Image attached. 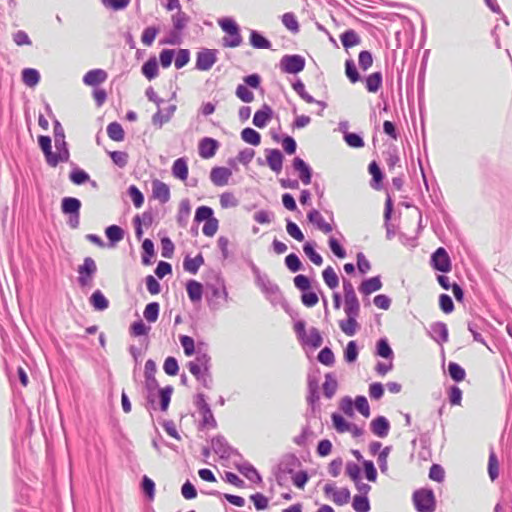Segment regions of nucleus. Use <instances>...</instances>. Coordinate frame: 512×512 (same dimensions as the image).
<instances>
[{
	"instance_id": "f257e3e1",
	"label": "nucleus",
	"mask_w": 512,
	"mask_h": 512,
	"mask_svg": "<svg viewBox=\"0 0 512 512\" xmlns=\"http://www.w3.org/2000/svg\"><path fill=\"white\" fill-rule=\"evenodd\" d=\"M156 363L152 359H148L145 363L144 377H145V390L146 400L148 409H156V392L159 398L160 410L167 411L171 396L173 393V387L168 385L164 388H159V383L155 378Z\"/></svg>"
},
{
	"instance_id": "f03ea898",
	"label": "nucleus",
	"mask_w": 512,
	"mask_h": 512,
	"mask_svg": "<svg viewBox=\"0 0 512 512\" xmlns=\"http://www.w3.org/2000/svg\"><path fill=\"white\" fill-rule=\"evenodd\" d=\"M413 502L417 512H434L436 499L433 490L419 489L413 493Z\"/></svg>"
},
{
	"instance_id": "7ed1b4c3",
	"label": "nucleus",
	"mask_w": 512,
	"mask_h": 512,
	"mask_svg": "<svg viewBox=\"0 0 512 512\" xmlns=\"http://www.w3.org/2000/svg\"><path fill=\"white\" fill-rule=\"evenodd\" d=\"M210 295L207 297L208 306L211 310L216 311L222 307L219 299L228 302L229 295L223 280H218L216 284L208 286Z\"/></svg>"
},
{
	"instance_id": "20e7f679",
	"label": "nucleus",
	"mask_w": 512,
	"mask_h": 512,
	"mask_svg": "<svg viewBox=\"0 0 512 512\" xmlns=\"http://www.w3.org/2000/svg\"><path fill=\"white\" fill-rule=\"evenodd\" d=\"M194 404L202 416L201 426L216 428L217 422L209 404L206 402L205 395L203 393H197L194 399Z\"/></svg>"
},
{
	"instance_id": "39448f33",
	"label": "nucleus",
	"mask_w": 512,
	"mask_h": 512,
	"mask_svg": "<svg viewBox=\"0 0 512 512\" xmlns=\"http://www.w3.org/2000/svg\"><path fill=\"white\" fill-rule=\"evenodd\" d=\"M77 282L80 287L84 288L91 284L96 272L97 266L93 258L85 257L83 263L79 265Z\"/></svg>"
},
{
	"instance_id": "423d86ee",
	"label": "nucleus",
	"mask_w": 512,
	"mask_h": 512,
	"mask_svg": "<svg viewBox=\"0 0 512 512\" xmlns=\"http://www.w3.org/2000/svg\"><path fill=\"white\" fill-rule=\"evenodd\" d=\"M301 466L299 458L293 453H287L282 456L279 464V473L276 475L278 484H282V480L286 474H293L295 469Z\"/></svg>"
},
{
	"instance_id": "0eeeda50",
	"label": "nucleus",
	"mask_w": 512,
	"mask_h": 512,
	"mask_svg": "<svg viewBox=\"0 0 512 512\" xmlns=\"http://www.w3.org/2000/svg\"><path fill=\"white\" fill-rule=\"evenodd\" d=\"M203 343H199L197 347L196 357L187 363V368L191 374H197L198 371L211 369L210 355L201 349Z\"/></svg>"
},
{
	"instance_id": "6e6552de",
	"label": "nucleus",
	"mask_w": 512,
	"mask_h": 512,
	"mask_svg": "<svg viewBox=\"0 0 512 512\" xmlns=\"http://www.w3.org/2000/svg\"><path fill=\"white\" fill-rule=\"evenodd\" d=\"M280 68L284 73L298 74L305 68V59L301 55H284L280 60Z\"/></svg>"
},
{
	"instance_id": "1a4fd4ad",
	"label": "nucleus",
	"mask_w": 512,
	"mask_h": 512,
	"mask_svg": "<svg viewBox=\"0 0 512 512\" xmlns=\"http://www.w3.org/2000/svg\"><path fill=\"white\" fill-rule=\"evenodd\" d=\"M256 284L260 287L267 299L275 305L282 298L280 288L271 282L267 275H263L256 280Z\"/></svg>"
},
{
	"instance_id": "9d476101",
	"label": "nucleus",
	"mask_w": 512,
	"mask_h": 512,
	"mask_svg": "<svg viewBox=\"0 0 512 512\" xmlns=\"http://www.w3.org/2000/svg\"><path fill=\"white\" fill-rule=\"evenodd\" d=\"M431 265L439 272L448 273L452 269L451 259L445 248L439 247L431 255Z\"/></svg>"
},
{
	"instance_id": "9b49d317",
	"label": "nucleus",
	"mask_w": 512,
	"mask_h": 512,
	"mask_svg": "<svg viewBox=\"0 0 512 512\" xmlns=\"http://www.w3.org/2000/svg\"><path fill=\"white\" fill-rule=\"evenodd\" d=\"M213 451L220 456L222 459H228L231 456L235 455L238 457H242L237 449L231 447L224 436L217 435L211 440Z\"/></svg>"
},
{
	"instance_id": "f8f14e48",
	"label": "nucleus",
	"mask_w": 512,
	"mask_h": 512,
	"mask_svg": "<svg viewBox=\"0 0 512 512\" xmlns=\"http://www.w3.org/2000/svg\"><path fill=\"white\" fill-rule=\"evenodd\" d=\"M323 491L324 494L327 497H331L333 502L338 506L346 505L351 499V493L348 488L337 489L332 483L325 484Z\"/></svg>"
},
{
	"instance_id": "ddd939ff",
	"label": "nucleus",
	"mask_w": 512,
	"mask_h": 512,
	"mask_svg": "<svg viewBox=\"0 0 512 512\" xmlns=\"http://www.w3.org/2000/svg\"><path fill=\"white\" fill-rule=\"evenodd\" d=\"M217 61V50L203 48L197 52L196 69L200 71H208Z\"/></svg>"
},
{
	"instance_id": "4468645a",
	"label": "nucleus",
	"mask_w": 512,
	"mask_h": 512,
	"mask_svg": "<svg viewBox=\"0 0 512 512\" xmlns=\"http://www.w3.org/2000/svg\"><path fill=\"white\" fill-rule=\"evenodd\" d=\"M347 316L345 320L339 322L340 329L347 336H354L358 328L357 318L360 313V309H344Z\"/></svg>"
},
{
	"instance_id": "2eb2a0df",
	"label": "nucleus",
	"mask_w": 512,
	"mask_h": 512,
	"mask_svg": "<svg viewBox=\"0 0 512 512\" xmlns=\"http://www.w3.org/2000/svg\"><path fill=\"white\" fill-rule=\"evenodd\" d=\"M344 309H360V302L350 280L343 278Z\"/></svg>"
},
{
	"instance_id": "dca6fc26",
	"label": "nucleus",
	"mask_w": 512,
	"mask_h": 512,
	"mask_svg": "<svg viewBox=\"0 0 512 512\" xmlns=\"http://www.w3.org/2000/svg\"><path fill=\"white\" fill-rule=\"evenodd\" d=\"M293 169L298 172L299 178L303 184L308 185L312 179L311 167L300 157H295L292 162Z\"/></svg>"
},
{
	"instance_id": "f3484780",
	"label": "nucleus",
	"mask_w": 512,
	"mask_h": 512,
	"mask_svg": "<svg viewBox=\"0 0 512 512\" xmlns=\"http://www.w3.org/2000/svg\"><path fill=\"white\" fill-rule=\"evenodd\" d=\"M273 117L272 108L264 104L261 109L257 110L253 116V125L257 128H264L270 122Z\"/></svg>"
},
{
	"instance_id": "a211bd4d",
	"label": "nucleus",
	"mask_w": 512,
	"mask_h": 512,
	"mask_svg": "<svg viewBox=\"0 0 512 512\" xmlns=\"http://www.w3.org/2000/svg\"><path fill=\"white\" fill-rule=\"evenodd\" d=\"M370 428L374 435L385 438L390 430V422L385 416H377L371 421Z\"/></svg>"
},
{
	"instance_id": "6ab92c4d",
	"label": "nucleus",
	"mask_w": 512,
	"mask_h": 512,
	"mask_svg": "<svg viewBox=\"0 0 512 512\" xmlns=\"http://www.w3.org/2000/svg\"><path fill=\"white\" fill-rule=\"evenodd\" d=\"M219 147V142L213 138L205 137L199 143V155L204 159L213 157Z\"/></svg>"
},
{
	"instance_id": "aec40b11",
	"label": "nucleus",
	"mask_w": 512,
	"mask_h": 512,
	"mask_svg": "<svg viewBox=\"0 0 512 512\" xmlns=\"http://www.w3.org/2000/svg\"><path fill=\"white\" fill-rule=\"evenodd\" d=\"M266 161L270 169L276 173L282 170L283 154L279 149H266Z\"/></svg>"
},
{
	"instance_id": "412c9836",
	"label": "nucleus",
	"mask_w": 512,
	"mask_h": 512,
	"mask_svg": "<svg viewBox=\"0 0 512 512\" xmlns=\"http://www.w3.org/2000/svg\"><path fill=\"white\" fill-rule=\"evenodd\" d=\"M234 466L249 481H251L253 483L262 482L261 475L256 470V468L253 465H251L249 462L234 463Z\"/></svg>"
},
{
	"instance_id": "4be33fe9",
	"label": "nucleus",
	"mask_w": 512,
	"mask_h": 512,
	"mask_svg": "<svg viewBox=\"0 0 512 512\" xmlns=\"http://www.w3.org/2000/svg\"><path fill=\"white\" fill-rule=\"evenodd\" d=\"M232 172L226 167H214L210 172V179L216 186H224L228 183Z\"/></svg>"
},
{
	"instance_id": "5701e85b",
	"label": "nucleus",
	"mask_w": 512,
	"mask_h": 512,
	"mask_svg": "<svg viewBox=\"0 0 512 512\" xmlns=\"http://www.w3.org/2000/svg\"><path fill=\"white\" fill-rule=\"evenodd\" d=\"M429 334L431 338L439 344L448 341V328L443 322H435L431 324Z\"/></svg>"
},
{
	"instance_id": "b1692460",
	"label": "nucleus",
	"mask_w": 512,
	"mask_h": 512,
	"mask_svg": "<svg viewBox=\"0 0 512 512\" xmlns=\"http://www.w3.org/2000/svg\"><path fill=\"white\" fill-rule=\"evenodd\" d=\"M152 194L153 197L158 199L162 204L170 200V188L166 183L160 180H154L152 182Z\"/></svg>"
},
{
	"instance_id": "393cba45",
	"label": "nucleus",
	"mask_w": 512,
	"mask_h": 512,
	"mask_svg": "<svg viewBox=\"0 0 512 512\" xmlns=\"http://www.w3.org/2000/svg\"><path fill=\"white\" fill-rule=\"evenodd\" d=\"M307 218L309 222L314 224L319 230H321L323 233H330L333 230V227L331 224L327 223L321 213L316 210L312 209L308 212Z\"/></svg>"
},
{
	"instance_id": "a878e982",
	"label": "nucleus",
	"mask_w": 512,
	"mask_h": 512,
	"mask_svg": "<svg viewBox=\"0 0 512 512\" xmlns=\"http://www.w3.org/2000/svg\"><path fill=\"white\" fill-rule=\"evenodd\" d=\"M57 152H53L49 160L47 161V164L50 167H57L59 163H65L68 162L70 159V151L68 144L56 147Z\"/></svg>"
},
{
	"instance_id": "bb28decb",
	"label": "nucleus",
	"mask_w": 512,
	"mask_h": 512,
	"mask_svg": "<svg viewBox=\"0 0 512 512\" xmlns=\"http://www.w3.org/2000/svg\"><path fill=\"white\" fill-rule=\"evenodd\" d=\"M107 79L106 71L102 69H93L88 71L84 77L83 82L88 86H97Z\"/></svg>"
},
{
	"instance_id": "cd10ccee",
	"label": "nucleus",
	"mask_w": 512,
	"mask_h": 512,
	"mask_svg": "<svg viewBox=\"0 0 512 512\" xmlns=\"http://www.w3.org/2000/svg\"><path fill=\"white\" fill-rule=\"evenodd\" d=\"M382 288L380 276H374L362 281L359 291L364 295H370Z\"/></svg>"
},
{
	"instance_id": "c85d7f7f",
	"label": "nucleus",
	"mask_w": 512,
	"mask_h": 512,
	"mask_svg": "<svg viewBox=\"0 0 512 512\" xmlns=\"http://www.w3.org/2000/svg\"><path fill=\"white\" fill-rule=\"evenodd\" d=\"M186 291L191 302H200L203 296V285L196 280H188Z\"/></svg>"
},
{
	"instance_id": "c756f323",
	"label": "nucleus",
	"mask_w": 512,
	"mask_h": 512,
	"mask_svg": "<svg viewBox=\"0 0 512 512\" xmlns=\"http://www.w3.org/2000/svg\"><path fill=\"white\" fill-rule=\"evenodd\" d=\"M81 201L75 197H64L61 201V211L65 215L80 213Z\"/></svg>"
},
{
	"instance_id": "7c9ffc66",
	"label": "nucleus",
	"mask_w": 512,
	"mask_h": 512,
	"mask_svg": "<svg viewBox=\"0 0 512 512\" xmlns=\"http://www.w3.org/2000/svg\"><path fill=\"white\" fill-rule=\"evenodd\" d=\"M176 110V105H170L165 113H162L160 109L152 116V124L158 128H161L165 123L169 122Z\"/></svg>"
},
{
	"instance_id": "2f4dec72",
	"label": "nucleus",
	"mask_w": 512,
	"mask_h": 512,
	"mask_svg": "<svg viewBox=\"0 0 512 512\" xmlns=\"http://www.w3.org/2000/svg\"><path fill=\"white\" fill-rule=\"evenodd\" d=\"M250 45L255 49H270L271 42L257 30H251L249 36Z\"/></svg>"
},
{
	"instance_id": "473e14b6",
	"label": "nucleus",
	"mask_w": 512,
	"mask_h": 512,
	"mask_svg": "<svg viewBox=\"0 0 512 512\" xmlns=\"http://www.w3.org/2000/svg\"><path fill=\"white\" fill-rule=\"evenodd\" d=\"M172 175L179 180H186L188 177L187 160L183 157L178 158L172 165Z\"/></svg>"
},
{
	"instance_id": "72a5a7b5",
	"label": "nucleus",
	"mask_w": 512,
	"mask_h": 512,
	"mask_svg": "<svg viewBox=\"0 0 512 512\" xmlns=\"http://www.w3.org/2000/svg\"><path fill=\"white\" fill-rule=\"evenodd\" d=\"M340 41L345 49H349L360 44L361 38L355 30L348 29L340 35Z\"/></svg>"
},
{
	"instance_id": "f704fd0d",
	"label": "nucleus",
	"mask_w": 512,
	"mask_h": 512,
	"mask_svg": "<svg viewBox=\"0 0 512 512\" xmlns=\"http://www.w3.org/2000/svg\"><path fill=\"white\" fill-rule=\"evenodd\" d=\"M89 302L92 307L97 311H104L109 307V301L100 290H95L90 298Z\"/></svg>"
},
{
	"instance_id": "c9c22d12",
	"label": "nucleus",
	"mask_w": 512,
	"mask_h": 512,
	"mask_svg": "<svg viewBox=\"0 0 512 512\" xmlns=\"http://www.w3.org/2000/svg\"><path fill=\"white\" fill-rule=\"evenodd\" d=\"M124 230L118 225H110L105 229V235L109 240L110 246H115L124 238Z\"/></svg>"
},
{
	"instance_id": "e433bc0d",
	"label": "nucleus",
	"mask_w": 512,
	"mask_h": 512,
	"mask_svg": "<svg viewBox=\"0 0 512 512\" xmlns=\"http://www.w3.org/2000/svg\"><path fill=\"white\" fill-rule=\"evenodd\" d=\"M203 264H204V258L201 253L197 254L193 258L186 256L183 261L184 269L191 274H196L198 272L200 266Z\"/></svg>"
},
{
	"instance_id": "4c0bfd02",
	"label": "nucleus",
	"mask_w": 512,
	"mask_h": 512,
	"mask_svg": "<svg viewBox=\"0 0 512 512\" xmlns=\"http://www.w3.org/2000/svg\"><path fill=\"white\" fill-rule=\"evenodd\" d=\"M155 256L154 243L151 239L146 238L142 242V264L151 265L152 259Z\"/></svg>"
},
{
	"instance_id": "58836bf2",
	"label": "nucleus",
	"mask_w": 512,
	"mask_h": 512,
	"mask_svg": "<svg viewBox=\"0 0 512 512\" xmlns=\"http://www.w3.org/2000/svg\"><path fill=\"white\" fill-rule=\"evenodd\" d=\"M383 76L381 72H374L366 77L365 84L368 92L376 93L382 86Z\"/></svg>"
},
{
	"instance_id": "ea45409f",
	"label": "nucleus",
	"mask_w": 512,
	"mask_h": 512,
	"mask_svg": "<svg viewBox=\"0 0 512 512\" xmlns=\"http://www.w3.org/2000/svg\"><path fill=\"white\" fill-rule=\"evenodd\" d=\"M368 171L372 176L371 187L378 190L384 177L382 170L376 161H372L368 166Z\"/></svg>"
},
{
	"instance_id": "a19ab883",
	"label": "nucleus",
	"mask_w": 512,
	"mask_h": 512,
	"mask_svg": "<svg viewBox=\"0 0 512 512\" xmlns=\"http://www.w3.org/2000/svg\"><path fill=\"white\" fill-rule=\"evenodd\" d=\"M142 74L152 80L158 76V62L155 57L149 58L141 67Z\"/></svg>"
},
{
	"instance_id": "79ce46f5",
	"label": "nucleus",
	"mask_w": 512,
	"mask_h": 512,
	"mask_svg": "<svg viewBox=\"0 0 512 512\" xmlns=\"http://www.w3.org/2000/svg\"><path fill=\"white\" fill-rule=\"evenodd\" d=\"M190 213H191V205H190L189 199L181 200L180 205H179L178 214H177V222H178L179 226H181V227L186 226V224L188 222V218L190 216Z\"/></svg>"
},
{
	"instance_id": "37998d69",
	"label": "nucleus",
	"mask_w": 512,
	"mask_h": 512,
	"mask_svg": "<svg viewBox=\"0 0 512 512\" xmlns=\"http://www.w3.org/2000/svg\"><path fill=\"white\" fill-rule=\"evenodd\" d=\"M376 355L384 359H393V350L386 338H380L376 343Z\"/></svg>"
},
{
	"instance_id": "c03bdc74",
	"label": "nucleus",
	"mask_w": 512,
	"mask_h": 512,
	"mask_svg": "<svg viewBox=\"0 0 512 512\" xmlns=\"http://www.w3.org/2000/svg\"><path fill=\"white\" fill-rule=\"evenodd\" d=\"M338 388L337 380L333 377L332 373L325 375V381L323 383V394L326 398L331 399Z\"/></svg>"
},
{
	"instance_id": "a18cd8bd",
	"label": "nucleus",
	"mask_w": 512,
	"mask_h": 512,
	"mask_svg": "<svg viewBox=\"0 0 512 512\" xmlns=\"http://www.w3.org/2000/svg\"><path fill=\"white\" fill-rule=\"evenodd\" d=\"M22 81L28 87H34L40 81V73L34 68H25L22 71Z\"/></svg>"
},
{
	"instance_id": "49530a36",
	"label": "nucleus",
	"mask_w": 512,
	"mask_h": 512,
	"mask_svg": "<svg viewBox=\"0 0 512 512\" xmlns=\"http://www.w3.org/2000/svg\"><path fill=\"white\" fill-rule=\"evenodd\" d=\"M177 9V13L172 15L173 29L182 32L189 23L190 17L185 12L181 11L180 8Z\"/></svg>"
},
{
	"instance_id": "de8ad7c7",
	"label": "nucleus",
	"mask_w": 512,
	"mask_h": 512,
	"mask_svg": "<svg viewBox=\"0 0 512 512\" xmlns=\"http://www.w3.org/2000/svg\"><path fill=\"white\" fill-rule=\"evenodd\" d=\"M241 138L244 142L258 146L261 143V135L255 129L246 127L241 131Z\"/></svg>"
},
{
	"instance_id": "09e8293b",
	"label": "nucleus",
	"mask_w": 512,
	"mask_h": 512,
	"mask_svg": "<svg viewBox=\"0 0 512 512\" xmlns=\"http://www.w3.org/2000/svg\"><path fill=\"white\" fill-rule=\"evenodd\" d=\"M69 179L75 185H83L90 181V176L85 170L75 167L71 170Z\"/></svg>"
},
{
	"instance_id": "8fccbe9b",
	"label": "nucleus",
	"mask_w": 512,
	"mask_h": 512,
	"mask_svg": "<svg viewBox=\"0 0 512 512\" xmlns=\"http://www.w3.org/2000/svg\"><path fill=\"white\" fill-rule=\"evenodd\" d=\"M345 74L349 81L353 84L361 80V75L353 59H347L345 61Z\"/></svg>"
},
{
	"instance_id": "3c124183",
	"label": "nucleus",
	"mask_w": 512,
	"mask_h": 512,
	"mask_svg": "<svg viewBox=\"0 0 512 512\" xmlns=\"http://www.w3.org/2000/svg\"><path fill=\"white\" fill-rule=\"evenodd\" d=\"M107 135L113 141H123L125 137L124 130L118 122H111L107 126Z\"/></svg>"
},
{
	"instance_id": "603ef678",
	"label": "nucleus",
	"mask_w": 512,
	"mask_h": 512,
	"mask_svg": "<svg viewBox=\"0 0 512 512\" xmlns=\"http://www.w3.org/2000/svg\"><path fill=\"white\" fill-rule=\"evenodd\" d=\"M53 133L55 148L68 144L65 140V131L58 119L53 120Z\"/></svg>"
},
{
	"instance_id": "864d4df0",
	"label": "nucleus",
	"mask_w": 512,
	"mask_h": 512,
	"mask_svg": "<svg viewBox=\"0 0 512 512\" xmlns=\"http://www.w3.org/2000/svg\"><path fill=\"white\" fill-rule=\"evenodd\" d=\"M352 507L356 512H369L371 506L368 496L355 495L352 500Z\"/></svg>"
},
{
	"instance_id": "5fc2aeb1",
	"label": "nucleus",
	"mask_w": 512,
	"mask_h": 512,
	"mask_svg": "<svg viewBox=\"0 0 512 512\" xmlns=\"http://www.w3.org/2000/svg\"><path fill=\"white\" fill-rule=\"evenodd\" d=\"M323 280L330 289L339 285V277L331 266L326 267L322 272Z\"/></svg>"
},
{
	"instance_id": "6e6d98bb",
	"label": "nucleus",
	"mask_w": 512,
	"mask_h": 512,
	"mask_svg": "<svg viewBox=\"0 0 512 512\" xmlns=\"http://www.w3.org/2000/svg\"><path fill=\"white\" fill-rule=\"evenodd\" d=\"M303 251L306 254V256L310 259V261L315 265L320 266L323 263L322 256L315 250V243L306 242L303 245Z\"/></svg>"
},
{
	"instance_id": "4d7b16f0",
	"label": "nucleus",
	"mask_w": 512,
	"mask_h": 512,
	"mask_svg": "<svg viewBox=\"0 0 512 512\" xmlns=\"http://www.w3.org/2000/svg\"><path fill=\"white\" fill-rule=\"evenodd\" d=\"M448 373L452 380L455 382H461L465 379V369L456 362H449Z\"/></svg>"
},
{
	"instance_id": "13d9d810",
	"label": "nucleus",
	"mask_w": 512,
	"mask_h": 512,
	"mask_svg": "<svg viewBox=\"0 0 512 512\" xmlns=\"http://www.w3.org/2000/svg\"><path fill=\"white\" fill-rule=\"evenodd\" d=\"M160 305L158 302H150L146 305L143 315L144 318L150 322H156L159 316Z\"/></svg>"
},
{
	"instance_id": "bf43d9fd",
	"label": "nucleus",
	"mask_w": 512,
	"mask_h": 512,
	"mask_svg": "<svg viewBox=\"0 0 512 512\" xmlns=\"http://www.w3.org/2000/svg\"><path fill=\"white\" fill-rule=\"evenodd\" d=\"M358 354L357 342L354 340L349 341L344 349V360L347 363H354L358 358Z\"/></svg>"
},
{
	"instance_id": "052dcab7",
	"label": "nucleus",
	"mask_w": 512,
	"mask_h": 512,
	"mask_svg": "<svg viewBox=\"0 0 512 512\" xmlns=\"http://www.w3.org/2000/svg\"><path fill=\"white\" fill-rule=\"evenodd\" d=\"M218 25L227 34H235L236 31H240L239 25L233 18L224 17L218 20Z\"/></svg>"
},
{
	"instance_id": "680f3d73",
	"label": "nucleus",
	"mask_w": 512,
	"mask_h": 512,
	"mask_svg": "<svg viewBox=\"0 0 512 512\" xmlns=\"http://www.w3.org/2000/svg\"><path fill=\"white\" fill-rule=\"evenodd\" d=\"M214 217V211L209 206H199L195 211L194 221L197 223L206 222Z\"/></svg>"
},
{
	"instance_id": "e2e57ef3",
	"label": "nucleus",
	"mask_w": 512,
	"mask_h": 512,
	"mask_svg": "<svg viewBox=\"0 0 512 512\" xmlns=\"http://www.w3.org/2000/svg\"><path fill=\"white\" fill-rule=\"evenodd\" d=\"M331 420L333 423V427L336 429L337 432L345 433L349 430V426L351 423L346 421L341 414L334 412L331 415Z\"/></svg>"
},
{
	"instance_id": "0e129e2a",
	"label": "nucleus",
	"mask_w": 512,
	"mask_h": 512,
	"mask_svg": "<svg viewBox=\"0 0 512 512\" xmlns=\"http://www.w3.org/2000/svg\"><path fill=\"white\" fill-rule=\"evenodd\" d=\"M303 342L316 349L322 345L323 338L319 330L315 327H312L309 330V336L307 338L305 337Z\"/></svg>"
},
{
	"instance_id": "69168bd1",
	"label": "nucleus",
	"mask_w": 512,
	"mask_h": 512,
	"mask_svg": "<svg viewBox=\"0 0 512 512\" xmlns=\"http://www.w3.org/2000/svg\"><path fill=\"white\" fill-rule=\"evenodd\" d=\"M159 33V28L156 26H148L143 30L141 41L145 46H151Z\"/></svg>"
},
{
	"instance_id": "338daca9",
	"label": "nucleus",
	"mask_w": 512,
	"mask_h": 512,
	"mask_svg": "<svg viewBox=\"0 0 512 512\" xmlns=\"http://www.w3.org/2000/svg\"><path fill=\"white\" fill-rule=\"evenodd\" d=\"M355 409L364 417L370 416V406L365 396L358 395L354 400Z\"/></svg>"
},
{
	"instance_id": "774afa93",
	"label": "nucleus",
	"mask_w": 512,
	"mask_h": 512,
	"mask_svg": "<svg viewBox=\"0 0 512 512\" xmlns=\"http://www.w3.org/2000/svg\"><path fill=\"white\" fill-rule=\"evenodd\" d=\"M285 265L293 273H296L303 268L300 258L295 253H290L285 257Z\"/></svg>"
}]
</instances>
